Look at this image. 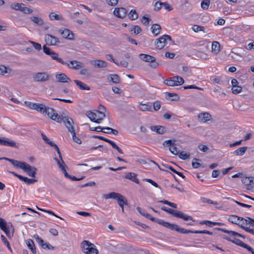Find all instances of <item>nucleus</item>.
<instances>
[{
  "label": "nucleus",
  "instance_id": "39448f33",
  "mask_svg": "<svg viewBox=\"0 0 254 254\" xmlns=\"http://www.w3.org/2000/svg\"><path fill=\"white\" fill-rule=\"evenodd\" d=\"M82 251L87 254H98L99 252L93 243L84 240L81 243Z\"/></svg>",
  "mask_w": 254,
  "mask_h": 254
},
{
  "label": "nucleus",
  "instance_id": "72a5a7b5",
  "mask_svg": "<svg viewBox=\"0 0 254 254\" xmlns=\"http://www.w3.org/2000/svg\"><path fill=\"white\" fill-rule=\"evenodd\" d=\"M24 5L25 4L23 3L14 2L11 3L10 5V8L12 9L19 10L22 12Z\"/></svg>",
  "mask_w": 254,
  "mask_h": 254
},
{
  "label": "nucleus",
  "instance_id": "49530a36",
  "mask_svg": "<svg viewBox=\"0 0 254 254\" xmlns=\"http://www.w3.org/2000/svg\"><path fill=\"white\" fill-rule=\"evenodd\" d=\"M54 160L57 162L58 165L59 166V167L62 170L64 168H67V166L65 164L64 161L62 159L61 160V162L57 158L55 157L54 158Z\"/></svg>",
  "mask_w": 254,
  "mask_h": 254
},
{
  "label": "nucleus",
  "instance_id": "f8f14e48",
  "mask_svg": "<svg viewBox=\"0 0 254 254\" xmlns=\"http://www.w3.org/2000/svg\"><path fill=\"white\" fill-rule=\"evenodd\" d=\"M167 40L172 41L171 36L168 35H164L156 40L155 45L158 49H162L165 46Z\"/></svg>",
  "mask_w": 254,
  "mask_h": 254
},
{
  "label": "nucleus",
  "instance_id": "2eb2a0df",
  "mask_svg": "<svg viewBox=\"0 0 254 254\" xmlns=\"http://www.w3.org/2000/svg\"><path fill=\"white\" fill-rule=\"evenodd\" d=\"M232 85V92L234 94H238L242 91V87L238 85L239 82L236 79L233 78L231 81Z\"/></svg>",
  "mask_w": 254,
  "mask_h": 254
},
{
  "label": "nucleus",
  "instance_id": "a19ab883",
  "mask_svg": "<svg viewBox=\"0 0 254 254\" xmlns=\"http://www.w3.org/2000/svg\"><path fill=\"white\" fill-rule=\"evenodd\" d=\"M247 149V147L244 146L240 147L235 150L234 152V154H235L237 156H242L244 154Z\"/></svg>",
  "mask_w": 254,
  "mask_h": 254
},
{
  "label": "nucleus",
  "instance_id": "9b49d317",
  "mask_svg": "<svg viewBox=\"0 0 254 254\" xmlns=\"http://www.w3.org/2000/svg\"><path fill=\"white\" fill-rule=\"evenodd\" d=\"M166 212L173 215L176 217L182 218L186 221L193 220L191 216L187 215L181 211L167 208V210H166Z\"/></svg>",
  "mask_w": 254,
  "mask_h": 254
},
{
  "label": "nucleus",
  "instance_id": "f03ea898",
  "mask_svg": "<svg viewBox=\"0 0 254 254\" xmlns=\"http://www.w3.org/2000/svg\"><path fill=\"white\" fill-rule=\"evenodd\" d=\"M43 52L46 55L50 56L53 60L56 61L57 62L62 64L63 65H67L70 68H72L74 69H78L83 67V63L76 60L70 61V63L71 64H73V63H76V65L74 66H70L68 64L64 62L61 58H59V54L58 53L54 52L53 51H52L50 48L47 47L46 45H44L43 47Z\"/></svg>",
  "mask_w": 254,
  "mask_h": 254
},
{
  "label": "nucleus",
  "instance_id": "69168bd1",
  "mask_svg": "<svg viewBox=\"0 0 254 254\" xmlns=\"http://www.w3.org/2000/svg\"><path fill=\"white\" fill-rule=\"evenodd\" d=\"M175 140H174V141L173 142L172 140H171L170 139H168V140H165L163 142V144L164 146H172L173 145H175Z\"/></svg>",
  "mask_w": 254,
  "mask_h": 254
},
{
  "label": "nucleus",
  "instance_id": "052dcab7",
  "mask_svg": "<svg viewBox=\"0 0 254 254\" xmlns=\"http://www.w3.org/2000/svg\"><path fill=\"white\" fill-rule=\"evenodd\" d=\"M201 200L203 203L213 204L215 205L217 204V202L216 201H213L211 199H208L205 197H201Z\"/></svg>",
  "mask_w": 254,
  "mask_h": 254
},
{
  "label": "nucleus",
  "instance_id": "a211bd4d",
  "mask_svg": "<svg viewBox=\"0 0 254 254\" xmlns=\"http://www.w3.org/2000/svg\"><path fill=\"white\" fill-rule=\"evenodd\" d=\"M24 104L25 106L29 107V108L35 110L39 112H40V111H41V110L43 109H42V107L43 106V104L32 103L31 102L26 101L24 102Z\"/></svg>",
  "mask_w": 254,
  "mask_h": 254
},
{
  "label": "nucleus",
  "instance_id": "58836bf2",
  "mask_svg": "<svg viewBox=\"0 0 254 254\" xmlns=\"http://www.w3.org/2000/svg\"><path fill=\"white\" fill-rule=\"evenodd\" d=\"M220 45L217 41H214L212 43V51L218 53L220 51Z\"/></svg>",
  "mask_w": 254,
  "mask_h": 254
},
{
  "label": "nucleus",
  "instance_id": "cd10ccee",
  "mask_svg": "<svg viewBox=\"0 0 254 254\" xmlns=\"http://www.w3.org/2000/svg\"><path fill=\"white\" fill-rule=\"evenodd\" d=\"M30 19L38 26H43L45 23L43 19L40 17L31 16L30 17Z\"/></svg>",
  "mask_w": 254,
  "mask_h": 254
},
{
  "label": "nucleus",
  "instance_id": "bb28decb",
  "mask_svg": "<svg viewBox=\"0 0 254 254\" xmlns=\"http://www.w3.org/2000/svg\"><path fill=\"white\" fill-rule=\"evenodd\" d=\"M243 50L241 48H234L231 52V57L235 60H239V57L242 58V56L239 53L243 51Z\"/></svg>",
  "mask_w": 254,
  "mask_h": 254
},
{
  "label": "nucleus",
  "instance_id": "6e6d98bb",
  "mask_svg": "<svg viewBox=\"0 0 254 254\" xmlns=\"http://www.w3.org/2000/svg\"><path fill=\"white\" fill-rule=\"evenodd\" d=\"M190 156V153H186L185 151H182L179 154V157L183 160L188 159Z\"/></svg>",
  "mask_w": 254,
  "mask_h": 254
},
{
  "label": "nucleus",
  "instance_id": "423d86ee",
  "mask_svg": "<svg viewBox=\"0 0 254 254\" xmlns=\"http://www.w3.org/2000/svg\"><path fill=\"white\" fill-rule=\"evenodd\" d=\"M87 116L92 122L100 123L105 117V115L103 111H99L95 110L94 112L89 111L87 112Z\"/></svg>",
  "mask_w": 254,
  "mask_h": 254
},
{
  "label": "nucleus",
  "instance_id": "79ce46f5",
  "mask_svg": "<svg viewBox=\"0 0 254 254\" xmlns=\"http://www.w3.org/2000/svg\"><path fill=\"white\" fill-rule=\"evenodd\" d=\"M200 117H202L201 121L205 123L210 120L211 116L208 113H203L199 115V117L200 118Z\"/></svg>",
  "mask_w": 254,
  "mask_h": 254
},
{
  "label": "nucleus",
  "instance_id": "a878e982",
  "mask_svg": "<svg viewBox=\"0 0 254 254\" xmlns=\"http://www.w3.org/2000/svg\"><path fill=\"white\" fill-rule=\"evenodd\" d=\"M216 230H219V231H221L222 232H223L224 233H227L230 236H237V237H241V238H245V236L244 235H243L241 234H239L235 231H229V230H226V229H223V228H215Z\"/></svg>",
  "mask_w": 254,
  "mask_h": 254
},
{
  "label": "nucleus",
  "instance_id": "de8ad7c7",
  "mask_svg": "<svg viewBox=\"0 0 254 254\" xmlns=\"http://www.w3.org/2000/svg\"><path fill=\"white\" fill-rule=\"evenodd\" d=\"M70 132H71V133L72 134V139L73 140V141L74 142H75L76 143H77V144H81V140L79 138L76 136L74 129H71V131Z\"/></svg>",
  "mask_w": 254,
  "mask_h": 254
},
{
  "label": "nucleus",
  "instance_id": "680f3d73",
  "mask_svg": "<svg viewBox=\"0 0 254 254\" xmlns=\"http://www.w3.org/2000/svg\"><path fill=\"white\" fill-rule=\"evenodd\" d=\"M169 150L174 155H177L179 154V151L177 150V147L175 145H173L169 148Z\"/></svg>",
  "mask_w": 254,
  "mask_h": 254
},
{
  "label": "nucleus",
  "instance_id": "aec40b11",
  "mask_svg": "<svg viewBox=\"0 0 254 254\" xmlns=\"http://www.w3.org/2000/svg\"><path fill=\"white\" fill-rule=\"evenodd\" d=\"M59 32L64 38H66L69 40L73 39V33L68 29L64 28V30L60 29Z\"/></svg>",
  "mask_w": 254,
  "mask_h": 254
},
{
  "label": "nucleus",
  "instance_id": "4c0bfd02",
  "mask_svg": "<svg viewBox=\"0 0 254 254\" xmlns=\"http://www.w3.org/2000/svg\"><path fill=\"white\" fill-rule=\"evenodd\" d=\"M138 108L142 111H151V107L148 104L139 103Z\"/></svg>",
  "mask_w": 254,
  "mask_h": 254
},
{
  "label": "nucleus",
  "instance_id": "5701e85b",
  "mask_svg": "<svg viewBox=\"0 0 254 254\" xmlns=\"http://www.w3.org/2000/svg\"><path fill=\"white\" fill-rule=\"evenodd\" d=\"M91 64L97 68L106 67L107 66V63L102 60H96L90 61Z\"/></svg>",
  "mask_w": 254,
  "mask_h": 254
},
{
  "label": "nucleus",
  "instance_id": "b1692460",
  "mask_svg": "<svg viewBox=\"0 0 254 254\" xmlns=\"http://www.w3.org/2000/svg\"><path fill=\"white\" fill-rule=\"evenodd\" d=\"M137 175L134 173L128 172L126 173L124 177L128 179L137 184H139V180L136 178Z\"/></svg>",
  "mask_w": 254,
  "mask_h": 254
},
{
  "label": "nucleus",
  "instance_id": "5fc2aeb1",
  "mask_svg": "<svg viewBox=\"0 0 254 254\" xmlns=\"http://www.w3.org/2000/svg\"><path fill=\"white\" fill-rule=\"evenodd\" d=\"M110 144L112 146V147L113 148L116 149L119 153H124L122 149L114 141H112L111 142H110Z\"/></svg>",
  "mask_w": 254,
  "mask_h": 254
},
{
  "label": "nucleus",
  "instance_id": "f3484780",
  "mask_svg": "<svg viewBox=\"0 0 254 254\" xmlns=\"http://www.w3.org/2000/svg\"><path fill=\"white\" fill-rule=\"evenodd\" d=\"M0 145L13 147H16V143L15 141L6 137H0Z\"/></svg>",
  "mask_w": 254,
  "mask_h": 254
},
{
  "label": "nucleus",
  "instance_id": "338daca9",
  "mask_svg": "<svg viewBox=\"0 0 254 254\" xmlns=\"http://www.w3.org/2000/svg\"><path fill=\"white\" fill-rule=\"evenodd\" d=\"M142 180H143V181L150 183L152 185H153V186H154L156 188H159L158 184L156 182H155L154 181H153L152 180H151L150 179L145 178V179H143Z\"/></svg>",
  "mask_w": 254,
  "mask_h": 254
},
{
  "label": "nucleus",
  "instance_id": "2f4dec72",
  "mask_svg": "<svg viewBox=\"0 0 254 254\" xmlns=\"http://www.w3.org/2000/svg\"><path fill=\"white\" fill-rule=\"evenodd\" d=\"M151 129L159 134H163L165 132V127L161 126H154L151 127Z\"/></svg>",
  "mask_w": 254,
  "mask_h": 254
},
{
  "label": "nucleus",
  "instance_id": "ea45409f",
  "mask_svg": "<svg viewBox=\"0 0 254 254\" xmlns=\"http://www.w3.org/2000/svg\"><path fill=\"white\" fill-rule=\"evenodd\" d=\"M20 180L23 181L27 185H30L36 183L38 180L35 179H29L26 177L22 176L20 178Z\"/></svg>",
  "mask_w": 254,
  "mask_h": 254
},
{
  "label": "nucleus",
  "instance_id": "1a4fd4ad",
  "mask_svg": "<svg viewBox=\"0 0 254 254\" xmlns=\"http://www.w3.org/2000/svg\"><path fill=\"white\" fill-rule=\"evenodd\" d=\"M139 56L142 61L150 63L149 66L153 68H156L159 65L156 61V58L153 56L144 54H140Z\"/></svg>",
  "mask_w": 254,
  "mask_h": 254
},
{
  "label": "nucleus",
  "instance_id": "3c124183",
  "mask_svg": "<svg viewBox=\"0 0 254 254\" xmlns=\"http://www.w3.org/2000/svg\"><path fill=\"white\" fill-rule=\"evenodd\" d=\"M200 161V159L197 158H193L192 161V166L193 168L196 169L198 168L201 166L200 163L197 162V161Z\"/></svg>",
  "mask_w": 254,
  "mask_h": 254
},
{
  "label": "nucleus",
  "instance_id": "09e8293b",
  "mask_svg": "<svg viewBox=\"0 0 254 254\" xmlns=\"http://www.w3.org/2000/svg\"><path fill=\"white\" fill-rule=\"evenodd\" d=\"M192 29L195 32L198 31H203L204 32V27L200 25H194L192 27Z\"/></svg>",
  "mask_w": 254,
  "mask_h": 254
},
{
  "label": "nucleus",
  "instance_id": "f257e3e1",
  "mask_svg": "<svg viewBox=\"0 0 254 254\" xmlns=\"http://www.w3.org/2000/svg\"><path fill=\"white\" fill-rule=\"evenodd\" d=\"M228 220L231 223L239 226L247 232L254 235V219L250 217L244 218L237 215H230Z\"/></svg>",
  "mask_w": 254,
  "mask_h": 254
},
{
  "label": "nucleus",
  "instance_id": "0eeeda50",
  "mask_svg": "<svg viewBox=\"0 0 254 254\" xmlns=\"http://www.w3.org/2000/svg\"><path fill=\"white\" fill-rule=\"evenodd\" d=\"M146 218L151 220L152 221L158 223L159 225H161L164 226L165 228L169 229L171 230L176 231V228L177 227V225L175 224L170 223L168 222L165 221L163 220L156 218L155 217H152L149 214L146 215Z\"/></svg>",
  "mask_w": 254,
  "mask_h": 254
},
{
  "label": "nucleus",
  "instance_id": "7c9ffc66",
  "mask_svg": "<svg viewBox=\"0 0 254 254\" xmlns=\"http://www.w3.org/2000/svg\"><path fill=\"white\" fill-rule=\"evenodd\" d=\"M74 82L80 90H89L90 89L89 86L79 80H74Z\"/></svg>",
  "mask_w": 254,
  "mask_h": 254
},
{
  "label": "nucleus",
  "instance_id": "603ef678",
  "mask_svg": "<svg viewBox=\"0 0 254 254\" xmlns=\"http://www.w3.org/2000/svg\"><path fill=\"white\" fill-rule=\"evenodd\" d=\"M1 241L3 242L4 245H5L6 246L8 249L11 252H12V251L11 248L10 247V244H9V242L7 241L6 238L3 235H1Z\"/></svg>",
  "mask_w": 254,
  "mask_h": 254
},
{
  "label": "nucleus",
  "instance_id": "e433bc0d",
  "mask_svg": "<svg viewBox=\"0 0 254 254\" xmlns=\"http://www.w3.org/2000/svg\"><path fill=\"white\" fill-rule=\"evenodd\" d=\"M110 79V81L113 82L114 83H120L121 82V78L117 74H113L109 75Z\"/></svg>",
  "mask_w": 254,
  "mask_h": 254
},
{
  "label": "nucleus",
  "instance_id": "c85d7f7f",
  "mask_svg": "<svg viewBox=\"0 0 254 254\" xmlns=\"http://www.w3.org/2000/svg\"><path fill=\"white\" fill-rule=\"evenodd\" d=\"M49 17L50 20H59L63 21L64 18L61 14H57L55 12H51L49 15Z\"/></svg>",
  "mask_w": 254,
  "mask_h": 254
},
{
  "label": "nucleus",
  "instance_id": "473e14b6",
  "mask_svg": "<svg viewBox=\"0 0 254 254\" xmlns=\"http://www.w3.org/2000/svg\"><path fill=\"white\" fill-rule=\"evenodd\" d=\"M26 245L28 248L31 250L32 253L36 254V249L34 242L31 239H28L26 241Z\"/></svg>",
  "mask_w": 254,
  "mask_h": 254
},
{
  "label": "nucleus",
  "instance_id": "774afa93",
  "mask_svg": "<svg viewBox=\"0 0 254 254\" xmlns=\"http://www.w3.org/2000/svg\"><path fill=\"white\" fill-rule=\"evenodd\" d=\"M33 10L25 6V5H24L23 10L22 12L24 14H31L33 12Z\"/></svg>",
  "mask_w": 254,
  "mask_h": 254
},
{
  "label": "nucleus",
  "instance_id": "dca6fc26",
  "mask_svg": "<svg viewBox=\"0 0 254 254\" xmlns=\"http://www.w3.org/2000/svg\"><path fill=\"white\" fill-rule=\"evenodd\" d=\"M45 39L47 44L50 45H56L60 43L58 38L50 34H46L45 36Z\"/></svg>",
  "mask_w": 254,
  "mask_h": 254
},
{
  "label": "nucleus",
  "instance_id": "412c9836",
  "mask_svg": "<svg viewBox=\"0 0 254 254\" xmlns=\"http://www.w3.org/2000/svg\"><path fill=\"white\" fill-rule=\"evenodd\" d=\"M56 79L59 82L68 83L71 81V80L64 73H60L56 74L55 75Z\"/></svg>",
  "mask_w": 254,
  "mask_h": 254
},
{
  "label": "nucleus",
  "instance_id": "e2e57ef3",
  "mask_svg": "<svg viewBox=\"0 0 254 254\" xmlns=\"http://www.w3.org/2000/svg\"><path fill=\"white\" fill-rule=\"evenodd\" d=\"M33 237L35 239L36 242L41 247L42 245L44 243L43 240L39 237L37 235H35Z\"/></svg>",
  "mask_w": 254,
  "mask_h": 254
},
{
  "label": "nucleus",
  "instance_id": "8fccbe9b",
  "mask_svg": "<svg viewBox=\"0 0 254 254\" xmlns=\"http://www.w3.org/2000/svg\"><path fill=\"white\" fill-rule=\"evenodd\" d=\"M210 4V0H203L201 3V6L204 10H206L208 8Z\"/></svg>",
  "mask_w": 254,
  "mask_h": 254
},
{
  "label": "nucleus",
  "instance_id": "6ab92c4d",
  "mask_svg": "<svg viewBox=\"0 0 254 254\" xmlns=\"http://www.w3.org/2000/svg\"><path fill=\"white\" fill-rule=\"evenodd\" d=\"M127 11L126 8L124 7L116 8L113 11L114 14L119 18H123L126 17Z\"/></svg>",
  "mask_w": 254,
  "mask_h": 254
},
{
  "label": "nucleus",
  "instance_id": "7ed1b4c3",
  "mask_svg": "<svg viewBox=\"0 0 254 254\" xmlns=\"http://www.w3.org/2000/svg\"><path fill=\"white\" fill-rule=\"evenodd\" d=\"M42 110L40 111L43 115H47L51 120L56 121L58 123L61 122V116L59 115L55 109L49 107H47L43 104L42 107Z\"/></svg>",
  "mask_w": 254,
  "mask_h": 254
},
{
  "label": "nucleus",
  "instance_id": "ddd939ff",
  "mask_svg": "<svg viewBox=\"0 0 254 254\" xmlns=\"http://www.w3.org/2000/svg\"><path fill=\"white\" fill-rule=\"evenodd\" d=\"M27 174L31 177H35L37 169L33 166H30L26 163L24 168L22 169Z\"/></svg>",
  "mask_w": 254,
  "mask_h": 254
},
{
  "label": "nucleus",
  "instance_id": "20e7f679",
  "mask_svg": "<svg viewBox=\"0 0 254 254\" xmlns=\"http://www.w3.org/2000/svg\"><path fill=\"white\" fill-rule=\"evenodd\" d=\"M103 198L108 199L109 198H113L118 201V203L121 207H123V205L128 204L126 198L120 193L112 192L108 194L103 195Z\"/></svg>",
  "mask_w": 254,
  "mask_h": 254
},
{
  "label": "nucleus",
  "instance_id": "4be33fe9",
  "mask_svg": "<svg viewBox=\"0 0 254 254\" xmlns=\"http://www.w3.org/2000/svg\"><path fill=\"white\" fill-rule=\"evenodd\" d=\"M176 231L182 234H188V233H193V234H204V230H196L192 231L190 230H186L184 228H181L177 225Z\"/></svg>",
  "mask_w": 254,
  "mask_h": 254
},
{
  "label": "nucleus",
  "instance_id": "4468645a",
  "mask_svg": "<svg viewBox=\"0 0 254 254\" xmlns=\"http://www.w3.org/2000/svg\"><path fill=\"white\" fill-rule=\"evenodd\" d=\"M64 122L69 131H71V129H74V122L71 118L66 116H61V122Z\"/></svg>",
  "mask_w": 254,
  "mask_h": 254
},
{
  "label": "nucleus",
  "instance_id": "4d7b16f0",
  "mask_svg": "<svg viewBox=\"0 0 254 254\" xmlns=\"http://www.w3.org/2000/svg\"><path fill=\"white\" fill-rule=\"evenodd\" d=\"M131 31H133L135 34H138L141 32L142 30L139 26L135 25L132 27Z\"/></svg>",
  "mask_w": 254,
  "mask_h": 254
},
{
  "label": "nucleus",
  "instance_id": "c9c22d12",
  "mask_svg": "<svg viewBox=\"0 0 254 254\" xmlns=\"http://www.w3.org/2000/svg\"><path fill=\"white\" fill-rule=\"evenodd\" d=\"M102 132L107 134L112 133L115 135H117L119 133L117 129H115L109 127H103Z\"/></svg>",
  "mask_w": 254,
  "mask_h": 254
},
{
  "label": "nucleus",
  "instance_id": "864d4df0",
  "mask_svg": "<svg viewBox=\"0 0 254 254\" xmlns=\"http://www.w3.org/2000/svg\"><path fill=\"white\" fill-rule=\"evenodd\" d=\"M41 135L45 143L49 144L50 146L52 145L54 142L51 141L43 133H41Z\"/></svg>",
  "mask_w": 254,
  "mask_h": 254
},
{
  "label": "nucleus",
  "instance_id": "13d9d810",
  "mask_svg": "<svg viewBox=\"0 0 254 254\" xmlns=\"http://www.w3.org/2000/svg\"><path fill=\"white\" fill-rule=\"evenodd\" d=\"M161 104L160 101H156L153 103V109L155 111L159 110L161 108Z\"/></svg>",
  "mask_w": 254,
  "mask_h": 254
},
{
  "label": "nucleus",
  "instance_id": "bf43d9fd",
  "mask_svg": "<svg viewBox=\"0 0 254 254\" xmlns=\"http://www.w3.org/2000/svg\"><path fill=\"white\" fill-rule=\"evenodd\" d=\"M150 19L148 17L145 16V15L143 16L141 19V22L143 24H144L145 26H147L149 24V22L150 21Z\"/></svg>",
  "mask_w": 254,
  "mask_h": 254
},
{
  "label": "nucleus",
  "instance_id": "37998d69",
  "mask_svg": "<svg viewBox=\"0 0 254 254\" xmlns=\"http://www.w3.org/2000/svg\"><path fill=\"white\" fill-rule=\"evenodd\" d=\"M128 17L131 20H135L138 15L135 9H131L128 14Z\"/></svg>",
  "mask_w": 254,
  "mask_h": 254
},
{
  "label": "nucleus",
  "instance_id": "9d476101",
  "mask_svg": "<svg viewBox=\"0 0 254 254\" xmlns=\"http://www.w3.org/2000/svg\"><path fill=\"white\" fill-rule=\"evenodd\" d=\"M50 75L46 72H39L34 74L32 76L35 82H45L50 79Z\"/></svg>",
  "mask_w": 254,
  "mask_h": 254
},
{
  "label": "nucleus",
  "instance_id": "c03bdc74",
  "mask_svg": "<svg viewBox=\"0 0 254 254\" xmlns=\"http://www.w3.org/2000/svg\"><path fill=\"white\" fill-rule=\"evenodd\" d=\"M11 69L7 68L5 66L1 65H0V74L4 75L6 73H10Z\"/></svg>",
  "mask_w": 254,
  "mask_h": 254
},
{
  "label": "nucleus",
  "instance_id": "6e6552de",
  "mask_svg": "<svg viewBox=\"0 0 254 254\" xmlns=\"http://www.w3.org/2000/svg\"><path fill=\"white\" fill-rule=\"evenodd\" d=\"M184 82V79L181 76H175L165 79L164 81V83L170 86H177L183 84Z\"/></svg>",
  "mask_w": 254,
  "mask_h": 254
},
{
  "label": "nucleus",
  "instance_id": "393cba45",
  "mask_svg": "<svg viewBox=\"0 0 254 254\" xmlns=\"http://www.w3.org/2000/svg\"><path fill=\"white\" fill-rule=\"evenodd\" d=\"M6 160L8 161V162H10L12 165L17 168L23 169L24 168L26 163L25 162H22L19 161L11 159H5Z\"/></svg>",
  "mask_w": 254,
  "mask_h": 254
},
{
  "label": "nucleus",
  "instance_id": "0e129e2a",
  "mask_svg": "<svg viewBox=\"0 0 254 254\" xmlns=\"http://www.w3.org/2000/svg\"><path fill=\"white\" fill-rule=\"evenodd\" d=\"M162 6H163V2L157 1L154 5V9L156 11H158L161 8Z\"/></svg>",
  "mask_w": 254,
  "mask_h": 254
},
{
  "label": "nucleus",
  "instance_id": "a18cd8bd",
  "mask_svg": "<svg viewBox=\"0 0 254 254\" xmlns=\"http://www.w3.org/2000/svg\"><path fill=\"white\" fill-rule=\"evenodd\" d=\"M242 182L246 185H251L252 183H254L253 177H245L242 179Z\"/></svg>",
  "mask_w": 254,
  "mask_h": 254
},
{
  "label": "nucleus",
  "instance_id": "c756f323",
  "mask_svg": "<svg viewBox=\"0 0 254 254\" xmlns=\"http://www.w3.org/2000/svg\"><path fill=\"white\" fill-rule=\"evenodd\" d=\"M223 238L226 240L228 241L231 242L234 244H236L237 245H238L241 247H243V246L244 244V243H243L242 241L240 240L237 239V238H234L233 239H232L231 238L228 237L226 236H223Z\"/></svg>",
  "mask_w": 254,
  "mask_h": 254
},
{
  "label": "nucleus",
  "instance_id": "f704fd0d",
  "mask_svg": "<svg viewBox=\"0 0 254 254\" xmlns=\"http://www.w3.org/2000/svg\"><path fill=\"white\" fill-rule=\"evenodd\" d=\"M161 26L158 24H153L151 27L152 33L155 36L158 35L160 33Z\"/></svg>",
  "mask_w": 254,
  "mask_h": 254
}]
</instances>
